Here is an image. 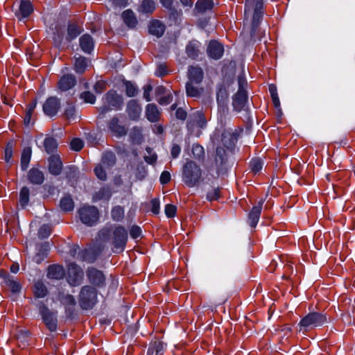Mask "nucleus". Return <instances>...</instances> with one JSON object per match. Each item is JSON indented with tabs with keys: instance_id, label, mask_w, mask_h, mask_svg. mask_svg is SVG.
I'll return each mask as SVG.
<instances>
[{
	"instance_id": "obj_5",
	"label": "nucleus",
	"mask_w": 355,
	"mask_h": 355,
	"mask_svg": "<svg viewBox=\"0 0 355 355\" xmlns=\"http://www.w3.org/2000/svg\"><path fill=\"white\" fill-rule=\"evenodd\" d=\"M78 302L83 309H92L97 303L96 289L90 286L82 287L78 297Z\"/></svg>"
},
{
	"instance_id": "obj_9",
	"label": "nucleus",
	"mask_w": 355,
	"mask_h": 355,
	"mask_svg": "<svg viewBox=\"0 0 355 355\" xmlns=\"http://www.w3.org/2000/svg\"><path fill=\"white\" fill-rule=\"evenodd\" d=\"M40 313L47 328L51 331H55L58 326L57 313L51 311L46 306L40 308Z\"/></svg>"
},
{
	"instance_id": "obj_25",
	"label": "nucleus",
	"mask_w": 355,
	"mask_h": 355,
	"mask_svg": "<svg viewBox=\"0 0 355 355\" xmlns=\"http://www.w3.org/2000/svg\"><path fill=\"white\" fill-rule=\"evenodd\" d=\"M65 275L64 269L60 265H53L48 268V277L55 279H60Z\"/></svg>"
},
{
	"instance_id": "obj_38",
	"label": "nucleus",
	"mask_w": 355,
	"mask_h": 355,
	"mask_svg": "<svg viewBox=\"0 0 355 355\" xmlns=\"http://www.w3.org/2000/svg\"><path fill=\"white\" fill-rule=\"evenodd\" d=\"M44 146L48 153H53L57 149L58 143L55 139L53 137H47L44 141Z\"/></svg>"
},
{
	"instance_id": "obj_28",
	"label": "nucleus",
	"mask_w": 355,
	"mask_h": 355,
	"mask_svg": "<svg viewBox=\"0 0 355 355\" xmlns=\"http://www.w3.org/2000/svg\"><path fill=\"white\" fill-rule=\"evenodd\" d=\"M164 350V345L162 341L155 340L150 343L147 355H161Z\"/></svg>"
},
{
	"instance_id": "obj_45",
	"label": "nucleus",
	"mask_w": 355,
	"mask_h": 355,
	"mask_svg": "<svg viewBox=\"0 0 355 355\" xmlns=\"http://www.w3.org/2000/svg\"><path fill=\"white\" fill-rule=\"evenodd\" d=\"M198 43H189L186 48V52L189 57L195 58L198 55Z\"/></svg>"
},
{
	"instance_id": "obj_16",
	"label": "nucleus",
	"mask_w": 355,
	"mask_h": 355,
	"mask_svg": "<svg viewBox=\"0 0 355 355\" xmlns=\"http://www.w3.org/2000/svg\"><path fill=\"white\" fill-rule=\"evenodd\" d=\"M110 130L117 137H121L127 134V129L125 126L119 124V119L113 117L108 123Z\"/></svg>"
},
{
	"instance_id": "obj_54",
	"label": "nucleus",
	"mask_w": 355,
	"mask_h": 355,
	"mask_svg": "<svg viewBox=\"0 0 355 355\" xmlns=\"http://www.w3.org/2000/svg\"><path fill=\"white\" fill-rule=\"evenodd\" d=\"M193 121L196 122V125L200 128H205L207 123L204 115L200 112L196 113L194 116Z\"/></svg>"
},
{
	"instance_id": "obj_22",
	"label": "nucleus",
	"mask_w": 355,
	"mask_h": 355,
	"mask_svg": "<svg viewBox=\"0 0 355 355\" xmlns=\"http://www.w3.org/2000/svg\"><path fill=\"white\" fill-rule=\"evenodd\" d=\"M127 112L131 119L136 120L141 114V107L136 101L132 100L128 104Z\"/></svg>"
},
{
	"instance_id": "obj_50",
	"label": "nucleus",
	"mask_w": 355,
	"mask_h": 355,
	"mask_svg": "<svg viewBox=\"0 0 355 355\" xmlns=\"http://www.w3.org/2000/svg\"><path fill=\"white\" fill-rule=\"evenodd\" d=\"M269 91L271 95V98L273 102V104L276 108H279L280 107V101L278 97L277 88L274 85H270L269 86Z\"/></svg>"
},
{
	"instance_id": "obj_17",
	"label": "nucleus",
	"mask_w": 355,
	"mask_h": 355,
	"mask_svg": "<svg viewBox=\"0 0 355 355\" xmlns=\"http://www.w3.org/2000/svg\"><path fill=\"white\" fill-rule=\"evenodd\" d=\"M62 169V164L58 155H53L49 159V170L53 175L60 174Z\"/></svg>"
},
{
	"instance_id": "obj_4",
	"label": "nucleus",
	"mask_w": 355,
	"mask_h": 355,
	"mask_svg": "<svg viewBox=\"0 0 355 355\" xmlns=\"http://www.w3.org/2000/svg\"><path fill=\"white\" fill-rule=\"evenodd\" d=\"M202 171L193 161H187L182 168V180L189 187L196 186L200 181Z\"/></svg>"
},
{
	"instance_id": "obj_44",
	"label": "nucleus",
	"mask_w": 355,
	"mask_h": 355,
	"mask_svg": "<svg viewBox=\"0 0 355 355\" xmlns=\"http://www.w3.org/2000/svg\"><path fill=\"white\" fill-rule=\"evenodd\" d=\"M29 189L24 187L21 189L19 194V203L22 207H25L29 201Z\"/></svg>"
},
{
	"instance_id": "obj_24",
	"label": "nucleus",
	"mask_w": 355,
	"mask_h": 355,
	"mask_svg": "<svg viewBox=\"0 0 355 355\" xmlns=\"http://www.w3.org/2000/svg\"><path fill=\"white\" fill-rule=\"evenodd\" d=\"M79 41L81 49L86 53H90L94 49L92 37L89 35L85 34L80 37Z\"/></svg>"
},
{
	"instance_id": "obj_52",
	"label": "nucleus",
	"mask_w": 355,
	"mask_h": 355,
	"mask_svg": "<svg viewBox=\"0 0 355 355\" xmlns=\"http://www.w3.org/2000/svg\"><path fill=\"white\" fill-rule=\"evenodd\" d=\"M146 153H148V155H146L144 156L145 161L150 164H153L155 163V162L157 161V156L156 153L153 152L152 149L149 147L146 148Z\"/></svg>"
},
{
	"instance_id": "obj_39",
	"label": "nucleus",
	"mask_w": 355,
	"mask_h": 355,
	"mask_svg": "<svg viewBox=\"0 0 355 355\" xmlns=\"http://www.w3.org/2000/svg\"><path fill=\"white\" fill-rule=\"evenodd\" d=\"M193 84L194 83H189V82L187 83V85H186L187 94V96H191V97H198L200 95V94L202 91V89L199 88L198 87L193 86Z\"/></svg>"
},
{
	"instance_id": "obj_33",
	"label": "nucleus",
	"mask_w": 355,
	"mask_h": 355,
	"mask_svg": "<svg viewBox=\"0 0 355 355\" xmlns=\"http://www.w3.org/2000/svg\"><path fill=\"white\" fill-rule=\"evenodd\" d=\"M32 150L30 147L24 148L21 156V169L25 171L31 161Z\"/></svg>"
},
{
	"instance_id": "obj_34",
	"label": "nucleus",
	"mask_w": 355,
	"mask_h": 355,
	"mask_svg": "<svg viewBox=\"0 0 355 355\" xmlns=\"http://www.w3.org/2000/svg\"><path fill=\"white\" fill-rule=\"evenodd\" d=\"M214 6L212 0H198L196 3V9L199 12H205L210 10Z\"/></svg>"
},
{
	"instance_id": "obj_57",
	"label": "nucleus",
	"mask_w": 355,
	"mask_h": 355,
	"mask_svg": "<svg viewBox=\"0 0 355 355\" xmlns=\"http://www.w3.org/2000/svg\"><path fill=\"white\" fill-rule=\"evenodd\" d=\"M80 98L85 103L94 104L96 101V96L90 92H84L80 94Z\"/></svg>"
},
{
	"instance_id": "obj_11",
	"label": "nucleus",
	"mask_w": 355,
	"mask_h": 355,
	"mask_svg": "<svg viewBox=\"0 0 355 355\" xmlns=\"http://www.w3.org/2000/svg\"><path fill=\"white\" fill-rule=\"evenodd\" d=\"M60 108V101L55 96L48 98L43 104L44 113L50 117L55 116Z\"/></svg>"
},
{
	"instance_id": "obj_43",
	"label": "nucleus",
	"mask_w": 355,
	"mask_h": 355,
	"mask_svg": "<svg viewBox=\"0 0 355 355\" xmlns=\"http://www.w3.org/2000/svg\"><path fill=\"white\" fill-rule=\"evenodd\" d=\"M64 115L69 121H74L78 118V114L73 105H67L64 110Z\"/></svg>"
},
{
	"instance_id": "obj_35",
	"label": "nucleus",
	"mask_w": 355,
	"mask_h": 355,
	"mask_svg": "<svg viewBox=\"0 0 355 355\" xmlns=\"http://www.w3.org/2000/svg\"><path fill=\"white\" fill-rule=\"evenodd\" d=\"M81 33V28L76 24H70L67 29V37L69 41L75 39Z\"/></svg>"
},
{
	"instance_id": "obj_19",
	"label": "nucleus",
	"mask_w": 355,
	"mask_h": 355,
	"mask_svg": "<svg viewBox=\"0 0 355 355\" xmlns=\"http://www.w3.org/2000/svg\"><path fill=\"white\" fill-rule=\"evenodd\" d=\"M204 76L202 69L198 67H191L188 71L189 83L200 84Z\"/></svg>"
},
{
	"instance_id": "obj_61",
	"label": "nucleus",
	"mask_w": 355,
	"mask_h": 355,
	"mask_svg": "<svg viewBox=\"0 0 355 355\" xmlns=\"http://www.w3.org/2000/svg\"><path fill=\"white\" fill-rule=\"evenodd\" d=\"M70 145L72 150L79 151L83 148L84 144L81 139L75 138L71 141Z\"/></svg>"
},
{
	"instance_id": "obj_63",
	"label": "nucleus",
	"mask_w": 355,
	"mask_h": 355,
	"mask_svg": "<svg viewBox=\"0 0 355 355\" xmlns=\"http://www.w3.org/2000/svg\"><path fill=\"white\" fill-rule=\"evenodd\" d=\"M130 137L134 143L139 144L141 141V134L139 130L134 129L130 132Z\"/></svg>"
},
{
	"instance_id": "obj_6",
	"label": "nucleus",
	"mask_w": 355,
	"mask_h": 355,
	"mask_svg": "<svg viewBox=\"0 0 355 355\" xmlns=\"http://www.w3.org/2000/svg\"><path fill=\"white\" fill-rule=\"evenodd\" d=\"M103 104L99 107L101 114L112 110H119L123 103V98L115 91H109L103 98Z\"/></svg>"
},
{
	"instance_id": "obj_3",
	"label": "nucleus",
	"mask_w": 355,
	"mask_h": 355,
	"mask_svg": "<svg viewBox=\"0 0 355 355\" xmlns=\"http://www.w3.org/2000/svg\"><path fill=\"white\" fill-rule=\"evenodd\" d=\"M329 322L326 314L311 312L305 315L299 323L300 331L305 333L313 328L319 327Z\"/></svg>"
},
{
	"instance_id": "obj_14",
	"label": "nucleus",
	"mask_w": 355,
	"mask_h": 355,
	"mask_svg": "<svg viewBox=\"0 0 355 355\" xmlns=\"http://www.w3.org/2000/svg\"><path fill=\"white\" fill-rule=\"evenodd\" d=\"M263 201V200H261L257 205L252 207L249 213L248 222L252 227H254L259 222Z\"/></svg>"
},
{
	"instance_id": "obj_2",
	"label": "nucleus",
	"mask_w": 355,
	"mask_h": 355,
	"mask_svg": "<svg viewBox=\"0 0 355 355\" xmlns=\"http://www.w3.org/2000/svg\"><path fill=\"white\" fill-rule=\"evenodd\" d=\"M263 8V0H245V16L247 17L252 15L251 37L254 36L256 28L262 18Z\"/></svg>"
},
{
	"instance_id": "obj_32",
	"label": "nucleus",
	"mask_w": 355,
	"mask_h": 355,
	"mask_svg": "<svg viewBox=\"0 0 355 355\" xmlns=\"http://www.w3.org/2000/svg\"><path fill=\"white\" fill-rule=\"evenodd\" d=\"M116 162V157L113 153L106 152L103 155L101 162L100 164H103L106 168H110L112 167Z\"/></svg>"
},
{
	"instance_id": "obj_51",
	"label": "nucleus",
	"mask_w": 355,
	"mask_h": 355,
	"mask_svg": "<svg viewBox=\"0 0 355 355\" xmlns=\"http://www.w3.org/2000/svg\"><path fill=\"white\" fill-rule=\"evenodd\" d=\"M124 84L125 85V93L127 96L129 97L135 96L138 92L135 85L129 81L125 82Z\"/></svg>"
},
{
	"instance_id": "obj_10",
	"label": "nucleus",
	"mask_w": 355,
	"mask_h": 355,
	"mask_svg": "<svg viewBox=\"0 0 355 355\" xmlns=\"http://www.w3.org/2000/svg\"><path fill=\"white\" fill-rule=\"evenodd\" d=\"M83 278V272L80 267L76 263H70L68 267L67 281L71 286L80 284Z\"/></svg>"
},
{
	"instance_id": "obj_49",
	"label": "nucleus",
	"mask_w": 355,
	"mask_h": 355,
	"mask_svg": "<svg viewBox=\"0 0 355 355\" xmlns=\"http://www.w3.org/2000/svg\"><path fill=\"white\" fill-rule=\"evenodd\" d=\"M111 214L113 220L120 221L123 218L124 210L121 206H116L112 209Z\"/></svg>"
},
{
	"instance_id": "obj_30",
	"label": "nucleus",
	"mask_w": 355,
	"mask_h": 355,
	"mask_svg": "<svg viewBox=\"0 0 355 355\" xmlns=\"http://www.w3.org/2000/svg\"><path fill=\"white\" fill-rule=\"evenodd\" d=\"M156 7L155 2L153 0H143L138 8V11L142 13L151 14Z\"/></svg>"
},
{
	"instance_id": "obj_46",
	"label": "nucleus",
	"mask_w": 355,
	"mask_h": 355,
	"mask_svg": "<svg viewBox=\"0 0 355 355\" xmlns=\"http://www.w3.org/2000/svg\"><path fill=\"white\" fill-rule=\"evenodd\" d=\"M13 146L14 144L12 141L9 142L7 144L4 152L5 162L10 165L12 164V157L13 153Z\"/></svg>"
},
{
	"instance_id": "obj_29",
	"label": "nucleus",
	"mask_w": 355,
	"mask_h": 355,
	"mask_svg": "<svg viewBox=\"0 0 355 355\" xmlns=\"http://www.w3.org/2000/svg\"><path fill=\"white\" fill-rule=\"evenodd\" d=\"M124 23L130 28H134L137 24V18L134 12L130 10H125L122 14Z\"/></svg>"
},
{
	"instance_id": "obj_42",
	"label": "nucleus",
	"mask_w": 355,
	"mask_h": 355,
	"mask_svg": "<svg viewBox=\"0 0 355 355\" xmlns=\"http://www.w3.org/2000/svg\"><path fill=\"white\" fill-rule=\"evenodd\" d=\"M60 208L64 211H71L73 209V201L69 196L62 198L60 203Z\"/></svg>"
},
{
	"instance_id": "obj_62",
	"label": "nucleus",
	"mask_w": 355,
	"mask_h": 355,
	"mask_svg": "<svg viewBox=\"0 0 355 355\" xmlns=\"http://www.w3.org/2000/svg\"><path fill=\"white\" fill-rule=\"evenodd\" d=\"M177 208L175 205L168 204L165 206L164 211L168 218H173L175 216Z\"/></svg>"
},
{
	"instance_id": "obj_59",
	"label": "nucleus",
	"mask_w": 355,
	"mask_h": 355,
	"mask_svg": "<svg viewBox=\"0 0 355 355\" xmlns=\"http://www.w3.org/2000/svg\"><path fill=\"white\" fill-rule=\"evenodd\" d=\"M192 153L195 158L200 159L204 155V148L198 144H194L192 148Z\"/></svg>"
},
{
	"instance_id": "obj_20",
	"label": "nucleus",
	"mask_w": 355,
	"mask_h": 355,
	"mask_svg": "<svg viewBox=\"0 0 355 355\" xmlns=\"http://www.w3.org/2000/svg\"><path fill=\"white\" fill-rule=\"evenodd\" d=\"M76 83V80L73 75H64L58 82V88L62 91H67L74 87Z\"/></svg>"
},
{
	"instance_id": "obj_15",
	"label": "nucleus",
	"mask_w": 355,
	"mask_h": 355,
	"mask_svg": "<svg viewBox=\"0 0 355 355\" xmlns=\"http://www.w3.org/2000/svg\"><path fill=\"white\" fill-rule=\"evenodd\" d=\"M33 11V7L30 1H21L19 10L15 12V15L19 20H21L29 17Z\"/></svg>"
},
{
	"instance_id": "obj_58",
	"label": "nucleus",
	"mask_w": 355,
	"mask_h": 355,
	"mask_svg": "<svg viewBox=\"0 0 355 355\" xmlns=\"http://www.w3.org/2000/svg\"><path fill=\"white\" fill-rule=\"evenodd\" d=\"M220 190L219 188H214L208 191L207 194V198L209 201L216 200L220 197Z\"/></svg>"
},
{
	"instance_id": "obj_21",
	"label": "nucleus",
	"mask_w": 355,
	"mask_h": 355,
	"mask_svg": "<svg viewBox=\"0 0 355 355\" xmlns=\"http://www.w3.org/2000/svg\"><path fill=\"white\" fill-rule=\"evenodd\" d=\"M0 281L1 284L8 286L12 293H19L21 290L19 284L8 274L0 275Z\"/></svg>"
},
{
	"instance_id": "obj_41",
	"label": "nucleus",
	"mask_w": 355,
	"mask_h": 355,
	"mask_svg": "<svg viewBox=\"0 0 355 355\" xmlns=\"http://www.w3.org/2000/svg\"><path fill=\"white\" fill-rule=\"evenodd\" d=\"M110 196L111 193L108 188H102L94 195L93 200L94 201L107 200Z\"/></svg>"
},
{
	"instance_id": "obj_8",
	"label": "nucleus",
	"mask_w": 355,
	"mask_h": 355,
	"mask_svg": "<svg viewBox=\"0 0 355 355\" xmlns=\"http://www.w3.org/2000/svg\"><path fill=\"white\" fill-rule=\"evenodd\" d=\"M245 80L241 77L239 78V89L233 98V107L235 111L241 112L245 109L248 101L247 92L243 88Z\"/></svg>"
},
{
	"instance_id": "obj_37",
	"label": "nucleus",
	"mask_w": 355,
	"mask_h": 355,
	"mask_svg": "<svg viewBox=\"0 0 355 355\" xmlns=\"http://www.w3.org/2000/svg\"><path fill=\"white\" fill-rule=\"evenodd\" d=\"M88 64H87V60L85 58L83 57H79L76 59L75 64H74V68L75 71L77 73H83L85 69H87Z\"/></svg>"
},
{
	"instance_id": "obj_26",
	"label": "nucleus",
	"mask_w": 355,
	"mask_h": 355,
	"mask_svg": "<svg viewBox=\"0 0 355 355\" xmlns=\"http://www.w3.org/2000/svg\"><path fill=\"white\" fill-rule=\"evenodd\" d=\"M146 116L148 121L155 122L159 120L160 112L155 104H148L146 109Z\"/></svg>"
},
{
	"instance_id": "obj_64",
	"label": "nucleus",
	"mask_w": 355,
	"mask_h": 355,
	"mask_svg": "<svg viewBox=\"0 0 355 355\" xmlns=\"http://www.w3.org/2000/svg\"><path fill=\"white\" fill-rule=\"evenodd\" d=\"M141 230L139 226L134 225L130 230V236L134 239L139 238L141 236Z\"/></svg>"
},
{
	"instance_id": "obj_12",
	"label": "nucleus",
	"mask_w": 355,
	"mask_h": 355,
	"mask_svg": "<svg viewBox=\"0 0 355 355\" xmlns=\"http://www.w3.org/2000/svg\"><path fill=\"white\" fill-rule=\"evenodd\" d=\"M89 282L96 287L101 288L105 285V276L103 272L95 268H89L87 270Z\"/></svg>"
},
{
	"instance_id": "obj_18",
	"label": "nucleus",
	"mask_w": 355,
	"mask_h": 355,
	"mask_svg": "<svg viewBox=\"0 0 355 355\" xmlns=\"http://www.w3.org/2000/svg\"><path fill=\"white\" fill-rule=\"evenodd\" d=\"M237 141V135L232 130H225L221 137V141L227 148H232Z\"/></svg>"
},
{
	"instance_id": "obj_53",
	"label": "nucleus",
	"mask_w": 355,
	"mask_h": 355,
	"mask_svg": "<svg viewBox=\"0 0 355 355\" xmlns=\"http://www.w3.org/2000/svg\"><path fill=\"white\" fill-rule=\"evenodd\" d=\"M228 94L225 89L220 88L217 92V103H227Z\"/></svg>"
},
{
	"instance_id": "obj_7",
	"label": "nucleus",
	"mask_w": 355,
	"mask_h": 355,
	"mask_svg": "<svg viewBox=\"0 0 355 355\" xmlns=\"http://www.w3.org/2000/svg\"><path fill=\"white\" fill-rule=\"evenodd\" d=\"M78 214L82 223L88 226L96 225L99 218L98 210L92 205L83 207L79 209Z\"/></svg>"
},
{
	"instance_id": "obj_60",
	"label": "nucleus",
	"mask_w": 355,
	"mask_h": 355,
	"mask_svg": "<svg viewBox=\"0 0 355 355\" xmlns=\"http://www.w3.org/2000/svg\"><path fill=\"white\" fill-rule=\"evenodd\" d=\"M78 173V168L74 166H70L67 168V178L69 180L76 178Z\"/></svg>"
},
{
	"instance_id": "obj_48",
	"label": "nucleus",
	"mask_w": 355,
	"mask_h": 355,
	"mask_svg": "<svg viewBox=\"0 0 355 355\" xmlns=\"http://www.w3.org/2000/svg\"><path fill=\"white\" fill-rule=\"evenodd\" d=\"M107 169L103 164H98L94 168V173L99 180L104 181L107 178Z\"/></svg>"
},
{
	"instance_id": "obj_47",
	"label": "nucleus",
	"mask_w": 355,
	"mask_h": 355,
	"mask_svg": "<svg viewBox=\"0 0 355 355\" xmlns=\"http://www.w3.org/2000/svg\"><path fill=\"white\" fill-rule=\"evenodd\" d=\"M251 171L254 173L260 172L263 166V162L260 158H255L250 162Z\"/></svg>"
},
{
	"instance_id": "obj_23",
	"label": "nucleus",
	"mask_w": 355,
	"mask_h": 355,
	"mask_svg": "<svg viewBox=\"0 0 355 355\" xmlns=\"http://www.w3.org/2000/svg\"><path fill=\"white\" fill-rule=\"evenodd\" d=\"M28 180L34 184H41L44 180V173L37 168H31L28 173Z\"/></svg>"
},
{
	"instance_id": "obj_55",
	"label": "nucleus",
	"mask_w": 355,
	"mask_h": 355,
	"mask_svg": "<svg viewBox=\"0 0 355 355\" xmlns=\"http://www.w3.org/2000/svg\"><path fill=\"white\" fill-rule=\"evenodd\" d=\"M227 112V103H218V113L221 121L225 118Z\"/></svg>"
},
{
	"instance_id": "obj_13",
	"label": "nucleus",
	"mask_w": 355,
	"mask_h": 355,
	"mask_svg": "<svg viewBox=\"0 0 355 355\" xmlns=\"http://www.w3.org/2000/svg\"><path fill=\"white\" fill-rule=\"evenodd\" d=\"M207 52L209 58L218 60L223 56L224 49L220 43L211 41L207 46Z\"/></svg>"
},
{
	"instance_id": "obj_31",
	"label": "nucleus",
	"mask_w": 355,
	"mask_h": 355,
	"mask_svg": "<svg viewBox=\"0 0 355 355\" xmlns=\"http://www.w3.org/2000/svg\"><path fill=\"white\" fill-rule=\"evenodd\" d=\"M149 32L157 37H161L164 32V26L159 21L155 20L149 26Z\"/></svg>"
},
{
	"instance_id": "obj_27",
	"label": "nucleus",
	"mask_w": 355,
	"mask_h": 355,
	"mask_svg": "<svg viewBox=\"0 0 355 355\" xmlns=\"http://www.w3.org/2000/svg\"><path fill=\"white\" fill-rule=\"evenodd\" d=\"M60 302L65 306L66 311H69L76 305V300L73 295L69 294L60 293L58 297Z\"/></svg>"
},
{
	"instance_id": "obj_40",
	"label": "nucleus",
	"mask_w": 355,
	"mask_h": 355,
	"mask_svg": "<svg viewBox=\"0 0 355 355\" xmlns=\"http://www.w3.org/2000/svg\"><path fill=\"white\" fill-rule=\"evenodd\" d=\"M34 293L37 297H44L47 295V289L41 282H37L34 286Z\"/></svg>"
},
{
	"instance_id": "obj_1",
	"label": "nucleus",
	"mask_w": 355,
	"mask_h": 355,
	"mask_svg": "<svg viewBox=\"0 0 355 355\" xmlns=\"http://www.w3.org/2000/svg\"><path fill=\"white\" fill-rule=\"evenodd\" d=\"M98 236L101 241H110L115 253L122 252L128 241V232L125 227L121 225L103 229L99 232Z\"/></svg>"
},
{
	"instance_id": "obj_56",
	"label": "nucleus",
	"mask_w": 355,
	"mask_h": 355,
	"mask_svg": "<svg viewBox=\"0 0 355 355\" xmlns=\"http://www.w3.org/2000/svg\"><path fill=\"white\" fill-rule=\"evenodd\" d=\"M51 227L49 225H44L40 227L38 231V236L41 239H45L51 234Z\"/></svg>"
},
{
	"instance_id": "obj_36",
	"label": "nucleus",
	"mask_w": 355,
	"mask_h": 355,
	"mask_svg": "<svg viewBox=\"0 0 355 355\" xmlns=\"http://www.w3.org/2000/svg\"><path fill=\"white\" fill-rule=\"evenodd\" d=\"M37 106V101L35 100L28 105L24 116V123L29 125L31 123L33 113Z\"/></svg>"
}]
</instances>
